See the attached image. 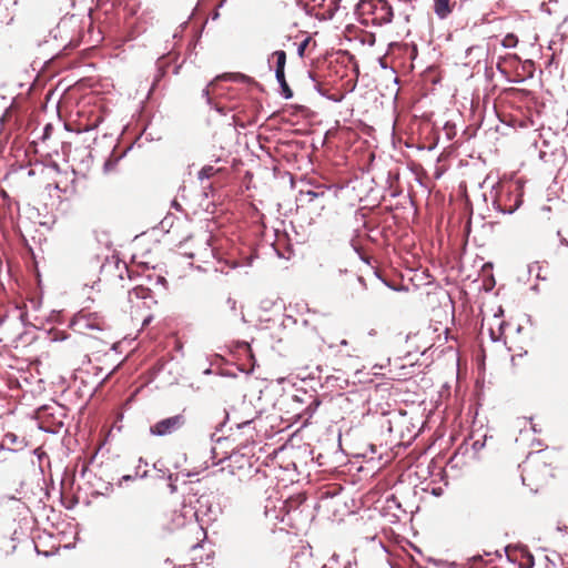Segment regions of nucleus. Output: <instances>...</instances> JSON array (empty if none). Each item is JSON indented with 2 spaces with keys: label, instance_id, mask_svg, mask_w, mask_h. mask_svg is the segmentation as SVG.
Segmentation results:
<instances>
[{
  "label": "nucleus",
  "instance_id": "2eb2a0df",
  "mask_svg": "<svg viewBox=\"0 0 568 568\" xmlns=\"http://www.w3.org/2000/svg\"><path fill=\"white\" fill-rule=\"evenodd\" d=\"M562 243H565L566 245H568V241H562Z\"/></svg>",
  "mask_w": 568,
  "mask_h": 568
},
{
  "label": "nucleus",
  "instance_id": "4468645a",
  "mask_svg": "<svg viewBox=\"0 0 568 568\" xmlns=\"http://www.w3.org/2000/svg\"><path fill=\"white\" fill-rule=\"evenodd\" d=\"M341 344H342V345H347V342H346L345 339H343V341L341 342Z\"/></svg>",
  "mask_w": 568,
  "mask_h": 568
},
{
  "label": "nucleus",
  "instance_id": "9d476101",
  "mask_svg": "<svg viewBox=\"0 0 568 568\" xmlns=\"http://www.w3.org/2000/svg\"><path fill=\"white\" fill-rule=\"evenodd\" d=\"M312 42V38L311 37H306L303 41H301L297 45V53L301 58H303L305 55V51L307 49V47L310 45V43Z\"/></svg>",
  "mask_w": 568,
  "mask_h": 568
},
{
  "label": "nucleus",
  "instance_id": "f03ea898",
  "mask_svg": "<svg viewBox=\"0 0 568 568\" xmlns=\"http://www.w3.org/2000/svg\"><path fill=\"white\" fill-rule=\"evenodd\" d=\"M70 327L78 334L97 338L95 332L105 328L104 318L97 312L81 310L71 320Z\"/></svg>",
  "mask_w": 568,
  "mask_h": 568
},
{
  "label": "nucleus",
  "instance_id": "ddd939ff",
  "mask_svg": "<svg viewBox=\"0 0 568 568\" xmlns=\"http://www.w3.org/2000/svg\"><path fill=\"white\" fill-rule=\"evenodd\" d=\"M172 205H173L176 210H179V209H180V204L176 202V200H174V201L172 202Z\"/></svg>",
  "mask_w": 568,
  "mask_h": 568
},
{
  "label": "nucleus",
  "instance_id": "0eeeda50",
  "mask_svg": "<svg viewBox=\"0 0 568 568\" xmlns=\"http://www.w3.org/2000/svg\"><path fill=\"white\" fill-rule=\"evenodd\" d=\"M456 6L454 0H434L433 9L439 19L447 18Z\"/></svg>",
  "mask_w": 568,
  "mask_h": 568
},
{
  "label": "nucleus",
  "instance_id": "20e7f679",
  "mask_svg": "<svg viewBox=\"0 0 568 568\" xmlns=\"http://www.w3.org/2000/svg\"><path fill=\"white\" fill-rule=\"evenodd\" d=\"M307 14L318 20L332 19L339 8L341 0H297Z\"/></svg>",
  "mask_w": 568,
  "mask_h": 568
},
{
  "label": "nucleus",
  "instance_id": "6e6552de",
  "mask_svg": "<svg viewBox=\"0 0 568 568\" xmlns=\"http://www.w3.org/2000/svg\"><path fill=\"white\" fill-rule=\"evenodd\" d=\"M221 170L215 169L213 165H204L197 174L199 180L203 181L204 179H210L219 173Z\"/></svg>",
  "mask_w": 568,
  "mask_h": 568
},
{
  "label": "nucleus",
  "instance_id": "423d86ee",
  "mask_svg": "<svg viewBox=\"0 0 568 568\" xmlns=\"http://www.w3.org/2000/svg\"><path fill=\"white\" fill-rule=\"evenodd\" d=\"M271 60L275 63V77L278 83L281 84L283 95L285 98L292 97V91L285 80V64H286V53L283 50L274 51L271 55Z\"/></svg>",
  "mask_w": 568,
  "mask_h": 568
},
{
  "label": "nucleus",
  "instance_id": "f8f14e48",
  "mask_svg": "<svg viewBox=\"0 0 568 568\" xmlns=\"http://www.w3.org/2000/svg\"><path fill=\"white\" fill-rule=\"evenodd\" d=\"M367 38H368V39H367V42H368L371 45H373V44L375 43V37H374V34L368 33V34H367Z\"/></svg>",
  "mask_w": 568,
  "mask_h": 568
},
{
  "label": "nucleus",
  "instance_id": "1a4fd4ad",
  "mask_svg": "<svg viewBox=\"0 0 568 568\" xmlns=\"http://www.w3.org/2000/svg\"><path fill=\"white\" fill-rule=\"evenodd\" d=\"M518 43V38L514 33H508L501 41L505 48H515Z\"/></svg>",
  "mask_w": 568,
  "mask_h": 568
},
{
  "label": "nucleus",
  "instance_id": "9b49d317",
  "mask_svg": "<svg viewBox=\"0 0 568 568\" xmlns=\"http://www.w3.org/2000/svg\"><path fill=\"white\" fill-rule=\"evenodd\" d=\"M4 440L13 444L17 440V436L12 433H8L4 435Z\"/></svg>",
  "mask_w": 568,
  "mask_h": 568
},
{
  "label": "nucleus",
  "instance_id": "39448f33",
  "mask_svg": "<svg viewBox=\"0 0 568 568\" xmlns=\"http://www.w3.org/2000/svg\"><path fill=\"white\" fill-rule=\"evenodd\" d=\"M300 201L302 207H306L310 213H314L317 217L322 216V212L331 204L332 199L325 192L306 191L301 192Z\"/></svg>",
  "mask_w": 568,
  "mask_h": 568
},
{
  "label": "nucleus",
  "instance_id": "7ed1b4c3",
  "mask_svg": "<svg viewBox=\"0 0 568 568\" xmlns=\"http://www.w3.org/2000/svg\"><path fill=\"white\" fill-rule=\"evenodd\" d=\"M189 424L186 410L182 409L180 413L160 419L150 426V434L158 437H166L176 435L183 432Z\"/></svg>",
  "mask_w": 568,
  "mask_h": 568
},
{
  "label": "nucleus",
  "instance_id": "f257e3e1",
  "mask_svg": "<svg viewBox=\"0 0 568 568\" xmlns=\"http://www.w3.org/2000/svg\"><path fill=\"white\" fill-rule=\"evenodd\" d=\"M356 12L364 24L382 27L394 19V9L387 0H361Z\"/></svg>",
  "mask_w": 568,
  "mask_h": 568
}]
</instances>
